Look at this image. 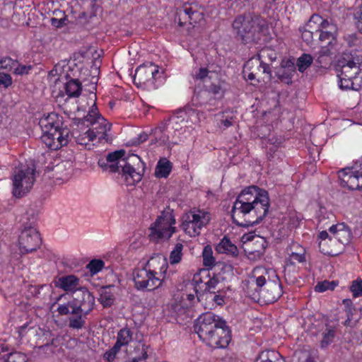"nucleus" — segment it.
Wrapping results in <instances>:
<instances>
[{"label": "nucleus", "mask_w": 362, "mask_h": 362, "mask_svg": "<svg viewBox=\"0 0 362 362\" xmlns=\"http://www.w3.org/2000/svg\"><path fill=\"white\" fill-rule=\"evenodd\" d=\"M33 68L30 65L18 64L14 68V73L18 75L28 74L29 71Z\"/></svg>", "instance_id": "3c124183"}, {"label": "nucleus", "mask_w": 362, "mask_h": 362, "mask_svg": "<svg viewBox=\"0 0 362 362\" xmlns=\"http://www.w3.org/2000/svg\"><path fill=\"white\" fill-rule=\"evenodd\" d=\"M296 72L289 71L285 69L280 68L276 72L277 78L283 83L288 85L292 83V78Z\"/></svg>", "instance_id": "e433bc0d"}, {"label": "nucleus", "mask_w": 362, "mask_h": 362, "mask_svg": "<svg viewBox=\"0 0 362 362\" xmlns=\"http://www.w3.org/2000/svg\"><path fill=\"white\" fill-rule=\"evenodd\" d=\"M343 305L345 307V310L347 313V316L353 315L355 309L353 307V303L350 299H344Z\"/></svg>", "instance_id": "13d9d810"}, {"label": "nucleus", "mask_w": 362, "mask_h": 362, "mask_svg": "<svg viewBox=\"0 0 362 362\" xmlns=\"http://www.w3.org/2000/svg\"><path fill=\"white\" fill-rule=\"evenodd\" d=\"M313 21H315L317 25L319 32L322 30L330 29L331 26H336L334 24L331 23L327 20L322 18V16L317 14L313 15Z\"/></svg>", "instance_id": "58836bf2"}, {"label": "nucleus", "mask_w": 362, "mask_h": 362, "mask_svg": "<svg viewBox=\"0 0 362 362\" xmlns=\"http://www.w3.org/2000/svg\"><path fill=\"white\" fill-rule=\"evenodd\" d=\"M281 68L285 69L286 70H288L289 71H294L296 72V66L295 65L294 62L291 59H288L286 61H283L281 64Z\"/></svg>", "instance_id": "4d7b16f0"}, {"label": "nucleus", "mask_w": 362, "mask_h": 362, "mask_svg": "<svg viewBox=\"0 0 362 362\" xmlns=\"http://www.w3.org/2000/svg\"><path fill=\"white\" fill-rule=\"evenodd\" d=\"M114 289V285L103 286L100 288V295L98 300L104 308H110L114 304V302L115 300L113 292Z\"/></svg>", "instance_id": "b1692460"}, {"label": "nucleus", "mask_w": 362, "mask_h": 362, "mask_svg": "<svg viewBox=\"0 0 362 362\" xmlns=\"http://www.w3.org/2000/svg\"><path fill=\"white\" fill-rule=\"evenodd\" d=\"M25 354L21 352H12L7 354H0V362H27Z\"/></svg>", "instance_id": "473e14b6"}, {"label": "nucleus", "mask_w": 362, "mask_h": 362, "mask_svg": "<svg viewBox=\"0 0 362 362\" xmlns=\"http://www.w3.org/2000/svg\"><path fill=\"white\" fill-rule=\"evenodd\" d=\"M175 223L173 210L168 208L163 211L149 228L150 240L158 242L162 239H169L176 230V228L174 226Z\"/></svg>", "instance_id": "1a4fd4ad"}, {"label": "nucleus", "mask_w": 362, "mask_h": 362, "mask_svg": "<svg viewBox=\"0 0 362 362\" xmlns=\"http://www.w3.org/2000/svg\"><path fill=\"white\" fill-rule=\"evenodd\" d=\"M313 16L310 18L309 21L306 23V24L303 27L306 30L313 31V34L314 33L319 32L318 27L315 21H313Z\"/></svg>", "instance_id": "6e6d98bb"}, {"label": "nucleus", "mask_w": 362, "mask_h": 362, "mask_svg": "<svg viewBox=\"0 0 362 362\" xmlns=\"http://www.w3.org/2000/svg\"><path fill=\"white\" fill-rule=\"evenodd\" d=\"M351 291L353 293L354 297H359L362 296V279H356L352 282L350 287Z\"/></svg>", "instance_id": "37998d69"}, {"label": "nucleus", "mask_w": 362, "mask_h": 362, "mask_svg": "<svg viewBox=\"0 0 362 362\" xmlns=\"http://www.w3.org/2000/svg\"><path fill=\"white\" fill-rule=\"evenodd\" d=\"M245 69H258L262 70V73L269 74V78H272V71L269 65L260 60L259 56L249 59L245 63Z\"/></svg>", "instance_id": "393cba45"}, {"label": "nucleus", "mask_w": 362, "mask_h": 362, "mask_svg": "<svg viewBox=\"0 0 362 362\" xmlns=\"http://www.w3.org/2000/svg\"><path fill=\"white\" fill-rule=\"evenodd\" d=\"M339 86L341 90H358L362 86V69L359 66H337Z\"/></svg>", "instance_id": "f8f14e48"}, {"label": "nucleus", "mask_w": 362, "mask_h": 362, "mask_svg": "<svg viewBox=\"0 0 362 362\" xmlns=\"http://www.w3.org/2000/svg\"><path fill=\"white\" fill-rule=\"evenodd\" d=\"M56 286L66 292H75L79 286V279L74 275H66L59 277L56 281Z\"/></svg>", "instance_id": "aec40b11"}, {"label": "nucleus", "mask_w": 362, "mask_h": 362, "mask_svg": "<svg viewBox=\"0 0 362 362\" xmlns=\"http://www.w3.org/2000/svg\"><path fill=\"white\" fill-rule=\"evenodd\" d=\"M255 362H285L278 352L274 351H262Z\"/></svg>", "instance_id": "c85d7f7f"}, {"label": "nucleus", "mask_w": 362, "mask_h": 362, "mask_svg": "<svg viewBox=\"0 0 362 362\" xmlns=\"http://www.w3.org/2000/svg\"><path fill=\"white\" fill-rule=\"evenodd\" d=\"M211 220V214L202 210H190L182 218L181 228L190 237L198 236L203 227L206 226Z\"/></svg>", "instance_id": "9b49d317"}, {"label": "nucleus", "mask_w": 362, "mask_h": 362, "mask_svg": "<svg viewBox=\"0 0 362 362\" xmlns=\"http://www.w3.org/2000/svg\"><path fill=\"white\" fill-rule=\"evenodd\" d=\"M233 28L244 44L257 42L260 39L264 24L256 16H239L233 23Z\"/></svg>", "instance_id": "0eeeda50"}, {"label": "nucleus", "mask_w": 362, "mask_h": 362, "mask_svg": "<svg viewBox=\"0 0 362 362\" xmlns=\"http://www.w3.org/2000/svg\"><path fill=\"white\" fill-rule=\"evenodd\" d=\"M362 64V55L356 52H344L337 62V66H354Z\"/></svg>", "instance_id": "412c9836"}, {"label": "nucleus", "mask_w": 362, "mask_h": 362, "mask_svg": "<svg viewBox=\"0 0 362 362\" xmlns=\"http://www.w3.org/2000/svg\"><path fill=\"white\" fill-rule=\"evenodd\" d=\"M209 91L215 95H218L221 93V86L220 85L213 83L209 87Z\"/></svg>", "instance_id": "e2e57ef3"}, {"label": "nucleus", "mask_w": 362, "mask_h": 362, "mask_svg": "<svg viewBox=\"0 0 362 362\" xmlns=\"http://www.w3.org/2000/svg\"><path fill=\"white\" fill-rule=\"evenodd\" d=\"M168 264L165 258L153 257L142 269L134 271L135 287L139 290L152 291L162 284L161 276L165 277Z\"/></svg>", "instance_id": "423d86ee"}, {"label": "nucleus", "mask_w": 362, "mask_h": 362, "mask_svg": "<svg viewBox=\"0 0 362 362\" xmlns=\"http://www.w3.org/2000/svg\"><path fill=\"white\" fill-rule=\"evenodd\" d=\"M39 125L42 131V136H54L62 127L63 118L55 112H51L40 119Z\"/></svg>", "instance_id": "2eb2a0df"}, {"label": "nucleus", "mask_w": 362, "mask_h": 362, "mask_svg": "<svg viewBox=\"0 0 362 362\" xmlns=\"http://www.w3.org/2000/svg\"><path fill=\"white\" fill-rule=\"evenodd\" d=\"M148 139V134L146 133L141 134L139 137L137 138V141H135L134 142V144H140L141 143H143L146 141Z\"/></svg>", "instance_id": "774afa93"}, {"label": "nucleus", "mask_w": 362, "mask_h": 362, "mask_svg": "<svg viewBox=\"0 0 362 362\" xmlns=\"http://www.w3.org/2000/svg\"><path fill=\"white\" fill-rule=\"evenodd\" d=\"M335 334V328L326 324L325 329L322 333V339L320 341V346L322 348L327 347L334 341Z\"/></svg>", "instance_id": "c756f323"}, {"label": "nucleus", "mask_w": 362, "mask_h": 362, "mask_svg": "<svg viewBox=\"0 0 362 362\" xmlns=\"http://www.w3.org/2000/svg\"><path fill=\"white\" fill-rule=\"evenodd\" d=\"M183 245L182 243H177L173 250L171 251L169 257L170 263L171 264H175L180 263L182 257V250Z\"/></svg>", "instance_id": "f704fd0d"}, {"label": "nucleus", "mask_w": 362, "mask_h": 362, "mask_svg": "<svg viewBox=\"0 0 362 362\" xmlns=\"http://www.w3.org/2000/svg\"><path fill=\"white\" fill-rule=\"evenodd\" d=\"M346 40L348 42V45L351 47L355 45V42L357 40V37L356 35H349L347 37H346Z\"/></svg>", "instance_id": "338daca9"}, {"label": "nucleus", "mask_w": 362, "mask_h": 362, "mask_svg": "<svg viewBox=\"0 0 362 362\" xmlns=\"http://www.w3.org/2000/svg\"><path fill=\"white\" fill-rule=\"evenodd\" d=\"M12 84V78L8 74L0 72V87L8 88Z\"/></svg>", "instance_id": "de8ad7c7"}, {"label": "nucleus", "mask_w": 362, "mask_h": 362, "mask_svg": "<svg viewBox=\"0 0 362 362\" xmlns=\"http://www.w3.org/2000/svg\"><path fill=\"white\" fill-rule=\"evenodd\" d=\"M119 348H118L116 345H114L112 349L107 351L104 354V358L109 362L112 361L115 358L116 354L119 351Z\"/></svg>", "instance_id": "09e8293b"}, {"label": "nucleus", "mask_w": 362, "mask_h": 362, "mask_svg": "<svg viewBox=\"0 0 362 362\" xmlns=\"http://www.w3.org/2000/svg\"><path fill=\"white\" fill-rule=\"evenodd\" d=\"M330 54H331L330 50L326 47H322L318 52V56H320V57H322L325 58H327L328 57L330 56Z\"/></svg>", "instance_id": "69168bd1"}, {"label": "nucleus", "mask_w": 362, "mask_h": 362, "mask_svg": "<svg viewBox=\"0 0 362 362\" xmlns=\"http://www.w3.org/2000/svg\"><path fill=\"white\" fill-rule=\"evenodd\" d=\"M42 142L51 150H57L67 145L70 139V131L62 127L59 129L54 136H42Z\"/></svg>", "instance_id": "a211bd4d"}, {"label": "nucleus", "mask_w": 362, "mask_h": 362, "mask_svg": "<svg viewBox=\"0 0 362 362\" xmlns=\"http://www.w3.org/2000/svg\"><path fill=\"white\" fill-rule=\"evenodd\" d=\"M34 163L20 164L13 173V194L21 197L28 193L35 181Z\"/></svg>", "instance_id": "6e6552de"}, {"label": "nucleus", "mask_w": 362, "mask_h": 362, "mask_svg": "<svg viewBox=\"0 0 362 362\" xmlns=\"http://www.w3.org/2000/svg\"><path fill=\"white\" fill-rule=\"evenodd\" d=\"M318 238L320 239L318 246L322 253L329 256L338 255L337 250L334 248L326 247V242H333L332 235H329L326 230H322L319 233Z\"/></svg>", "instance_id": "5701e85b"}, {"label": "nucleus", "mask_w": 362, "mask_h": 362, "mask_svg": "<svg viewBox=\"0 0 362 362\" xmlns=\"http://www.w3.org/2000/svg\"><path fill=\"white\" fill-rule=\"evenodd\" d=\"M218 284V280L216 277L211 278L206 283V288L205 291L207 292L206 294H215L216 293V288Z\"/></svg>", "instance_id": "c03bdc74"}, {"label": "nucleus", "mask_w": 362, "mask_h": 362, "mask_svg": "<svg viewBox=\"0 0 362 362\" xmlns=\"http://www.w3.org/2000/svg\"><path fill=\"white\" fill-rule=\"evenodd\" d=\"M329 231L332 235L333 243H339L343 245L351 241V232L350 228L344 223L332 226Z\"/></svg>", "instance_id": "6ab92c4d"}, {"label": "nucleus", "mask_w": 362, "mask_h": 362, "mask_svg": "<svg viewBox=\"0 0 362 362\" xmlns=\"http://www.w3.org/2000/svg\"><path fill=\"white\" fill-rule=\"evenodd\" d=\"M300 32L301 33V37L303 41H305L307 44L310 43L313 39V31L306 30L303 28H299Z\"/></svg>", "instance_id": "864d4df0"}, {"label": "nucleus", "mask_w": 362, "mask_h": 362, "mask_svg": "<svg viewBox=\"0 0 362 362\" xmlns=\"http://www.w3.org/2000/svg\"><path fill=\"white\" fill-rule=\"evenodd\" d=\"M289 261L291 264H294L296 262L299 263L305 262L304 250H302V252H292L290 255Z\"/></svg>", "instance_id": "a18cd8bd"}, {"label": "nucleus", "mask_w": 362, "mask_h": 362, "mask_svg": "<svg viewBox=\"0 0 362 362\" xmlns=\"http://www.w3.org/2000/svg\"><path fill=\"white\" fill-rule=\"evenodd\" d=\"M73 122L77 126L85 125L86 122L90 123L93 127L90 129L95 131V138L98 136L99 141L101 142L103 140L106 142L111 141L107 132L110 131L112 124L99 114L95 104H93L86 116L82 118H74Z\"/></svg>", "instance_id": "9d476101"}, {"label": "nucleus", "mask_w": 362, "mask_h": 362, "mask_svg": "<svg viewBox=\"0 0 362 362\" xmlns=\"http://www.w3.org/2000/svg\"><path fill=\"white\" fill-rule=\"evenodd\" d=\"M216 250L218 253L226 254L231 257H237L239 254L237 246L232 243L230 240L226 236H224L216 245Z\"/></svg>", "instance_id": "4be33fe9"}, {"label": "nucleus", "mask_w": 362, "mask_h": 362, "mask_svg": "<svg viewBox=\"0 0 362 362\" xmlns=\"http://www.w3.org/2000/svg\"><path fill=\"white\" fill-rule=\"evenodd\" d=\"M210 71L207 68L201 67L198 69V71L193 74V78L194 80H204L207 76Z\"/></svg>", "instance_id": "8fccbe9b"}, {"label": "nucleus", "mask_w": 362, "mask_h": 362, "mask_svg": "<svg viewBox=\"0 0 362 362\" xmlns=\"http://www.w3.org/2000/svg\"><path fill=\"white\" fill-rule=\"evenodd\" d=\"M202 258L204 266L212 267L215 265V258L213 256V250L210 245H206L204 247Z\"/></svg>", "instance_id": "c9c22d12"}, {"label": "nucleus", "mask_w": 362, "mask_h": 362, "mask_svg": "<svg viewBox=\"0 0 362 362\" xmlns=\"http://www.w3.org/2000/svg\"><path fill=\"white\" fill-rule=\"evenodd\" d=\"M156 142H159L160 145L165 144L168 141V136L165 134H158L157 138L155 137Z\"/></svg>", "instance_id": "0e129e2a"}, {"label": "nucleus", "mask_w": 362, "mask_h": 362, "mask_svg": "<svg viewBox=\"0 0 362 362\" xmlns=\"http://www.w3.org/2000/svg\"><path fill=\"white\" fill-rule=\"evenodd\" d=\"M313 62V57L309 54H303L298 58L296 62V67L300 73H303L308 67H310Z\"/></svg>", "instance_id": "72a5a7b5"}, {"label": "nucleus", "mask_w": 362, "mask_h": 362, "mask_svg": "<svg viewBox=\"0 0 362 362\" xmlns=\"http://www.w3.org/2000/svg\"><path fill=\"white\" fill-rule=\"evenodd\" d=\"M19 249L22 253L37 250L42 243L39 232L32 226H25L18 238Z\"/></svg>", "instance_id": "ddd939ff"}, {"label": "nucleus", "mask_w": 362, "mask_h": 362, "mask_svg": "<svg viewBox=\"0 0 362 362\" xmlns=\"http://www.w3.org/2000/svg\"><path fill=\"white\" fill-rule=\"evenodd\" d=\"M64 90L69 98H77L82 91L81 83L78 79H71L65 83Z\"/></svg>", "instance_id": "bb28decb"}, {"label": "nucleus", "mask_w": 362, "mask_h": 362, "mask_svg": "<svg viewBox=\"0 0 362 362\" xmlns=\"http://www.w3.org/2000/svg\"><path fill=\"white\" fill-rule=\"evenodd\" d=\"M184 124V119L179 116H172L168 119V125L170 128L175 132L181 130Z\"/></svg>", "instance_id": "ea45409f"}, {"label": "nucleus", "mask_w": 362, "mask_h": 362, "mask_svg": "<svg viewBox=\"0 0 362 362\" xmlns=\"http://www.w3.org/2000/svg\"><path fill=\"white\" fill-rule=\"evenodd\" d=\"M17 65V61L12 59L10 57H5L0 60V69H6L8 71L14 70L15 66Z\"/></svg>", "instance_id": "79ce46f5"}, {"label": "nucleus", "mask_w": 362, "mask_h": 362, "mask_svg": "<svg viewBox=\"0 0 362 362\" xmlns=\"http://www.w3.org/2000/svg\"><path fill=\"white\" fill-rule=\"evenodd\" d=\"M94 305V296L86 287H79L74 292L73 299L59 305L57 311L62 315L70 314L69 327L79 329L84 326L86 315L93 310Z\"/></svg>", "instance_id": "7ed1b4c3"}, {"label": "nucleus", "mask_w": 362, "mask_h": 362, "mask_svg": "<svg viewBox=\"0 0 362 362\" xmlns=\"http://www.w3.org/2000/svg\"><path fill=\"white\" fill-rule=\"evenodd\" d=\"M147 349L148 346L145 344H142L141 354L140 356L134 357L129 362H142L143 361H145L148 358Z\"/></svg>", "instance_id": "603ef678"}, {"label": "nucleus", "mask_w": 362, "mask_h": 362, "mask_svg": "<svg viewBox=\"0 0 362 362\" xmlns=\"http://www.w3.org/2000/svg\"><path fill=\"white\" fill-rule=\"evenodd\" d=\"M336 33L337 27L331 26L330 29L320 31L319 39L325 45H330L336 41Z\"/></svg>", "instance_id": "2f4dec72"}, {"label": "nucleus", "mask_w": 362, "mask_h": 362, "mask_svg": "<svg viewBox=\"0 0 362 362\" xmlns=\"http://www.w3.org/2000/svg\"><path fill=\"white\" fill-rule=\"evenodd\" d=\"M168 128H170V125H168V119L166 121L162 122L158 127H157L153 130V135L157 138V135L158 134H163L165 131H166Z\"/></svg>", "instance_id": "5fc2aeb1"}, {"label": "nucleus", "mask_w": 362, "mask_h": 362, "mask_svg": "<svg viewBox=\"0 0 362 362\" xmlns=\"http://www.w3.org/2000/svg\"><path fill=\"white\" fill-rule=\"evenodd\" d=\"M298 362H315V361L310 353L305 350L298 353Z\"/></svg>", "instance_id": "49530a36"}, {"label": "nucleus", "mask_w": 362, "mask_h": 362, "mask_svg": "<svg viewBox=\"0 0 362 362\" xmlns=\"http://www.w3.org/2000/svg\"><path fill=\"white\" fill-rule=\"evenodd\" d=\"M357 164L358 162L354 167L345 168L338 171V176L343 186L351 190L362 189V177L358 173Z\"/></svg>", "instance_id": "4468645a"}, {"label": "nucleus", "mask_w": 362, "mask_h": 362, "mask_svg": "<svg viewBox=\"0 0 362 362\" xmlns=\"http://www.w3.org/2000/svg\"><path fill=\"white\" fill-rule=\"evenodd\" d=\"M337 285L338 281H329L325 280L323 281L318 282L315 287V291L320 293L328 290L333 291Z\"/></svg>", "instance_id": "4c0bfd02"}, {"label": "nucleus", "mask_w": 362, "mask_h": 362, "mask_svg": "<svg viewBox=\"0 0 362 362\" xmlns=\"http://www.w3.org/2000/svg\"><path fill=\"white\" fill-rule=\"evenodd\" d=\"M72 136L74 137L76 142L82 146H86L90 141L95 139V133L94 130L89 128L83 133H80L78 131H74Z\"/></svg>", "instance_id": "a878e982"}, {"label": "nucleus", "mask_w": 362, "mask_h": 362, "mask_svg": "<svg viewBox=\"0 0 362 362\" xmlns=\"http://www.w3.org/2000/svg\"><path fill=\"white\" fill-rule=\"evenodd\" d=\"M125 153L123 149L110 153L106 156V161L110 162L109 172L122 173L125 176L127 182L133 185L141 180L145 163L135 154L122 158Z\"/></svg>", "instance_id": "39448f33"}, {"label": "nucleus", "mask_w": 362, "mask_h": 362, "mask_svg": "<svg viewBox=\"0 0 362 362\" xmlns=\"http://www.w3.org/2000/svg\"><path fill=\"white\" fill-rule=\"evenodd\" d=\"M207 298H211L213 301L215 302L216 305H221L224 303L223 297L220 295L216 294H209L206 296Z\"/></svg>", "instance_id": "680f3d73"}, {"label": "nucleus", "mask_w": 362, "mask_h": 362, "mask_svg": "<svg viewBox=\"0 0 362 362\" xmlns=\"http://www.w3.org/2000/svg\"><path fill=\"white\" fill-rule=\"evenodd\" d=\"M158 68L152 63L143 64L136 68L134 76V83L137 86H141L146 83L155 79L158 74Z\"/></svg>", "instance_id": "f3484780"}, {"label": "nucleus", "mask_w": 362, "mask_h": 362, "mask_svg": "<svg viewBox=\"0 0 362 362\" xmlns=\"http://www.w3.org/2000/svg\"><path fill=\"white\" fill-rule=\"evenodd\" d=\"M133 333L129 328L124 327L121 329L117 336V341L115 344L118 348L121 349L123 346H127L132 340Z\"/></svg>", "instance_id": "cd10ccee"}, {"label": "nucleus", "mask_w": 362, "mask_h": 362, "mask_svg": "<svg viewBox=\"0 0 362 362\" xmlns=\"http://www.w3.org/2000/svg\"><path fill=\"white\" fill-rule=\"evenodd\" d=\"M202 18V13L194 9L190 4H185L177 11L176 21L181 27L187 23L194 25Z\"/></svg>", "instance_id": "dca6fc26"}, {"label": "nucleus", "mask_w": 362, "mask_h": 362, "mask_svg": "<svg viewBox=\"0 0 362 362\" xmlns=\"http://www.w3.org/2000/svg\"><path fill=\"white\" fill-rule=\"evenodd\" d=\"M269 207L268 192L252 185L238 196L231 210V218L237 226L247 228L260 223Z\"/></svg>", "instance_id": "f257e3e1"}, {"label": "nucleus", "mask_w": 362, "mask_h": 362, "mask_svg": "<svg viewBox=\"0 0 362 362\" xmlns=\"http://www.w3.org/2000/svg\"><path fill=\"white\" fill-rule=\"evenodd\" d=\"M67 18L66 17L61 18L59 19L52 18H51V24L52 25L56 28H62L64 25H66Z\"/></svg>", "instance_id": "bf43d9fd"}, {"label": "nucleus", "mask_w": 362, "mask_h": 362, "mask_svg": "<svg viewBox=\"0 0 362 362\" xmlns=\"http://www.w3.org/2000/svg\"><path fill=\"white\" fill-rule=\"evenodd\" d=\"M247 295L253 300H261L267 304L276 302L283 294V288L278 276L274 274L271 279L268 272L265 274L254 275L248 281L245 288Z\"/></svg>", "instance_id": "20e7f679"}, {"label": "nucleus", "mask_w": 362, "mask_h": 362, "mask_svg": "<svg viewBox=\"0 0 362 362\" xmlns=\"http://www.w3.org/2000/svg\"><path fill=\"white\" fill-rule=\"evenodd\" d=\"M243 74L244 77L249 81H254L255 80L257 73L255 72V69H245V66H244L243 69Z\"/></svg>", "instance_id": "052dcab7"}, {"label": "nucleus", "mask_w": 362, "mask_h": 362, "mask_svg": "<svg viewBox=\"0 0 362 362\" xmlns=\"http://www.w3.org/2000/svg\"><path fill=\"white\" fill-rule=\"evenodd\" d=\"M105 263L101 259H93L87 265V269L92 275L97 274L103 268Z\"/></svg>", "instance_id": "a19ab883"}, {"label": "nucleus", "mask_w": 362, "mask_h": 362, "mask_svg": "<svg viewBox=\"0 0 362 362\" xmlns=\"http://www.w3.org/2000/svg\"><path fill=\"white\" fill-rule=\"evenodd\" d=\"M194 327L200 339L211 348H226L231 340V332L226 322L211 312L202 314Z\"/></svg>", "instance_id": "f03ea898"}, {"label": "nucleus", "mask_w": 362, "mask_h": 362, "mask_svg": "<svg viewBox=\"0 0 362 362\" xmlns=\"http://www.w3.org/2000/svg\"><path fill=\"white\" fill-rule=\"evenodd\" d=\"M172 170V163L166 158L160 159L156 169V175L158 177H167Z\"/></svg>", "instance_id": "7c9ffc66"}]
</instances>
